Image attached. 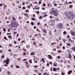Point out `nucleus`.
Returning <instances> with one entry per match:
<instances>
[{"mask_svg": "<svg viewBox=\"0 0 75 75\" xmlns=\"http://www.w3.org/2000/svg\"><path fill=\"white\" fill-rule=\"evenodd\" d=\"M52 13L55 16H57L58 15V12L56 11H54Z\"/></svg>", "mask_w": 75, "mask_h": 75, "instance_id": "nucleus-1", "label": "nucleus"}, {"mask_svg": "<svg viewBox=\"0 0 75 75\" xmlns=\"http://www.w3.org/2000/svg\"><path fill=\"white\" fill-rule=\"evenodd\" d=\"M40 34H41L40 33H39L38 34H36L34 35V36L36 38H38V37H40H40L41 36V35H40Z\"/></svg>", "mask_w": 75, "mask_h": 75, "instance_id": "nucleus-2", "label": "nucleus"}, {"mask_svg": "<svg viewBox=\"0 0 75 75\" xmlns=\"http://www.w3.org/2000/svg\"><path fill=\"white\" fill-rule=\"evenodd\" d=\"M63 24L62 23H59L58 25V27L59 28H63Z\"/></svg>", "mask_w": 75, "mask_h": 75, "instance_id": "nucleus-3", "label": "nucleus"}, {"mask_svg": "<svg viewBox=\"0 0 75 75\" xmlns=\"http://www.w3.org/2000/svg\"><path fill=\"white\" fill-rule=\"evenodd\" d=\"M9 61H10V60H9V59H6V64H7V65H8V63H9Z\"/></svg>", "mask_w": 75, "mask_h": 75, "instance_id": "nucleus-4", "label": "nucleus"}, {"mask_svg": "<svg viewBox=\"0 0 75 75\" xmlns=\"http://www.w3.org/2000/svg\"><path fill=\"white\" fill-rule=\"evenodd\" d=\"M71 34L72 35H73V36H75V32L73 31V32H71Z\"/></svg>", "mask_w": 75, "mask_h": 75, "instance_id": "nucleus-5", "label": "nucleus"}, {"mask_svg": "<svg viewBox=\"0 0 75 75\" xmlns=\"http://www.w3.org/2000/svg\"><path fill=\"white\" fill-rule=\"evenodd\" d=\"M48 57H49V59H52V56H51V55H48Z\"/></svg>", "mask_w": 75, "mask_h": 75, "instance_id": "nucleus-6", "label": "nucleus"}, {"mask_svg": "<svg viewBox=\"0 0 75 75\" xmlns=\"http://www.w3.org/2000/svg\"><path fill=\"white\" fill-rule=\"evenodd\" d=\"M69 55H68V57L69 58H71V53L70 52H69Z\"/></svg>", "mask_w": 75, "mask_h": 75, "instance_id": "nucleus-7", "label": "nucleus"}, {"mask_svg": "<svg viewBox=\"0 0 75 75\" xmlns=\"http://www.w3.org/2000/svg\"><path fill=\"white\" fill-rule=\"evenodd\" d=\"M52 12H50V14H52V13L54 12L53 11H55V10H54V8H52Z\"/></svg>", "mask_w": 75, "mask_h": 75, "instance_id": "nucleus-8", "label": "nucleus"}, {"mask_svg": "<svg viewBox=\"0 0 75 75\" xmlns=\"http://www.w3.org/2000/svg\"><path fill=\"white\" fill-rule=\"evenodd\" d=\"M42 31L43 32V33H47V30H45L44 29H43L42 30Z\"/></svg>", "mask_w": 75, "mask_h": 75, "instance_id": "nucleus-9", "label": "nucleus"}, {"mask_svg": "<svg viewBox=\"0 0 75 75\" xmlns=\"http://www.w3.org/2000/svg\"><path fill=\"white\" fill-rule=\"evenodd\" d=\"M68 15H69L70 16H73V14L71 13V12H70L68 13Z\"/></svg>", "mask_w": 75, "mask_h": 75, "instance_id": "nucleus-10", "label": "nucleus"}, {"mask_svg": "<svg viewBox=\"0 0 75 75\" xmlns=\"http://www.w3.org/2000/svg\"><path fill=\"white\" fill-rule=\"evenodd\" d=\"M71 49L73 51H75V46H74V47H72Z\"/></svg>", "mask_w": 75, "mask_h": 75, "instance_id": "nucleus-11", "label": "nucleus"}, {"mask_svg": "<svg viewBox=\"0 0 75 75\" xmlns=\"http://www.w3.org/2000/svg\"><path fill=\"white\" fill-rule=\"evenodd\" d=\"M72 72V70H70L68 73V74H70Z\"/></svg>", "mask_w": 75, "mask_h": 75, "instance_id": "nucleus-12", "label": "nucleus"}, {"mask_svg": "<svg viewBox=\"0 0 75 75\" xmlns=\"http://www.w3.org/2000/svg\"><path fill=\"white\" fill-rule=\"evenodd\" d=\"M42 61L43 62V63H44V62H45V61H44V59L42 58Z\"/></svg>", "mask_w": 75, "mask_h": 75, "instance_id": "nucleus-13", "label": "nucleus"}, {"mask_svg": "<svg viewBox=\"0 0 75 75\" xmlns=\"http://www.w3.org/2000/svg\"><path fill=\"white\" fill-rule=\"evenodd\" d=\"M53 70L54 71H57V69L55 68H54Z\"/></svg>", "mask_w": 75, "mask_h": 75, "instance_id": "nucleus-14", "label": "nucleus"}, {"mask_svg": "<svg viewBox=\"0 0 75 75\" xmlns=\"http://www.w3.org/2000/svg\"><path fill=\"white\" fill-rule=\"evenodd\" d=\"M36 31H38V33H40V30H39V29H38V28H37Z\"/></svg>", "mask_w": 75, "mask_h": 75, "instance_id": "nucleus-15", "label": "nucleus"}, {"mask_svg": "<svg viewBox=\"0 0 75 75\" xmlns=\"http://www.w3.org/2000/svg\"><path fill=\"white\" fill-rule=\"evenodd\" d=\"M34 52H32L30 54V55H34Z\"/></svg>", "mask_w": 75, "mask_h": 75, "instance_id": "nucleus-16", "label": "nucleus"}, {"mask_svg": "<svg viewBox=\"0 0 75 75\" xmlns=\"http://www.w3.org/2000/svg\"><path fill=\"white\" fill-rule=\"evenodd\" d=\"M29 61L30 64H32V60H29Z\"/></svg>", "mask_w": 75, "mask_h": 75, "instance_id": "nucleus-17", "label": "nucleus"}, {"mask_svg": "<svg viewBox=\"0 0 75 75\" xmlns=\"http://www.w3.org/2000/svg\"><path fill=\"white\" fill-rule=\"evenodd\" d=\"M8 37L9 38H10V39H11V38H12V37H11V35H9L8 36Z\"/></svg>", "mask_w": 75, "mask_h": 75, "instance_id": "nucleus-18", "label": "nucleus"}, {"mask_svg": "<svg viewBox=\"0 0 75 75\" xmlns=\"http://www.w3.org/2000/svg\"><path fill=\"white\" fill-rule=\"evenodd\" d=\"M63 42H64V43H65L66 42H65L66 40L65 39H63Z\"/></svg>", "mask_w": 75, "mask_h": 75, "instance_id": "nucleus-19", "label": "nucleus"}, {"mask_svg": "<svg viewBox=\"0 0 75 75\" xmlns=\"http://www.w3.org/2000/svg\"><path fill=\"white\" fill-rule=\"evenodd\" d=\"M7 74H8V75H10V73L9 71H8L7 72Z\"/></svg>", "mask_w": 75, "mask_h": 75, "instance_id": "nucleus-20", "label": "nucleus"}, {"mask_svg": "<svg viewBox=\"0 0 75 75\" xmlns=\"http://www.w3.org/2000/svg\"><path fill=\"white\" fill-rule=\"evenodd\" d=\"M35 63H37V61L36 60H34Z\"/></svg>", "mask_w": 75, "mask_h": 75, "instance_id": "nucleus-21", "label": "nucleus"}, {"mask_svg": "<svg viewBox=\"0 0 75 75\" xmlns=\"http://www.w3.org/2000/svg\"><path fill=\"white\" fill-rule=\"evenodd\" d=\"M25 63L26 64V65H28V62L27 61L25 62Z\"/></svg>", "mask_w": 75, "mask_h": 75, "instance_id": "nucleus-22", "label": "nucleus"}, {"mask_svg": "<svg viewBox=\"0 0 75 75\" xmlns=\"http://www.w3.org/2000/svg\"><path fill=\"white\" fill-rule=\"evenodd\" d=\"M63 34H66L67 32L66 31H64V32Z\"/></svg>", "mask_w": 75, "mask_h": 75, "instance_id": "nucleus-23", "label": "nucleus"}, {"mask_svg": "<svg viewBox=\"0 0 75 75\" xmlns=\"http://www.w3.org/2000/svg\"><path fill=\"white\" fill-rule=\"evenodd\" d=\"M25 11L26 12H29V10H28V9H27L25 10Z\"/></svg>", "mask_w": 75, "mask_h": 75, "instance_id": "nucleus-24", "label": "nucleus"}, {"mask_svg": "<svg viewBox=\"0 0 75 75\" xmlns=\"http://www.w3.org/2000/svg\"><path fill=\"white\" fill-rule=\"evenodd\" d=\"M60 31H61L60 30H59L58 32V34H61V33L59 32H60Z\"/></svg>", "mask_w": 75, "mask_h": 75, "instance_id": "nucleus-25", "label": "nucleus"}, {"mask_svg": "<svg viewBox=\"0 0 75 75\" xmlns=\"http://www.w3.org/2000/svg\"><path fill=\"white\" fill-rule=\"evenodd\" d=\"M57 64H54V67H57Z\"/></svg>", "mask_w": 75, "mask_h": 75, "instance_id": "nucleus-26", "label": "nucleus"}, {"mask_svg": "<svg viewBox=\"0 0 75 75\" xmlns=\"http://www.w3.org/2000/svg\"><path fill=\"white\" fill-rule=\"evenodd\" d=\"M16 67L18 68H20V67L18 66H16Z\"/></svg>", "mask_w": 75, "mask_h": 75, "instance_id": "nucleus-27", "label": "nucleus"}, {"mask_svg": "<svg viewBox=\"0 0 75 75\" xmlns=\"http://www.w3.org/2000/svg\"><path fill=\"white\" fill-rule=\"evenodd\" d=\"M45 17H47V16H48V15L47 14H45L44 15Z\"/></svg>", "mask_w": 75, "mask_h": 75, "instance_id": "nucleus-28", "label": "nucleus"}, {"mask_svg": "<svg viewBox=\"0 0 75 75\" xmlns=\"http://www.w3.org/2000/svg\"><path fill=\"white\" fill-rule=\"evenodd\" d=\"M49 33H50L49 35H51V31H50L49 32Z\"/></svg>", "mask_w": 75, "mask_h": 75, "instance_id": "nucleus-29", "label": "nucleus"}, {"mask_svg": "<svg viewBox=\"0 0 75 75\" xmlns=\"http://www.w3.org/2000/svg\"><path fill=\"white\" fill-rule=\"evenodd\" d=\"M13 20H16V18H15L14 17H13Z\"/></svg>", "mask_w": 75, "mask_h": 75, "instance_id": "nucleus-30", "label": "nucleus"}, {"mask_svg": "<svg viewBox=\"0 0 75 75\" xmlns=\"http://www.w3.org/2000/svg\"><path fill=\"white\" fill-rule=\"evenodd\" d=\"M23 10H25V7H24L23 8Z\"/></svg>", "mask_w": 75, "mask_h": 75, "instance_id": "nucleus-31", "label": "nucleus"}, {"mask_svg": "<svg viewBox=\"0 0 75 75\" xmlns=\"http://www.w3.org/2000/svg\"><path fill=\"white\" fill-rule=\"evenodd\" d=\"M72 5H71L69 6V8H72Z\"/></svg>", "mask_w": 75, "mask_h": 75, "instance_id": "nucleus-32", "label": "nucleus"}, {"mask_svg": "<svg viewBox=\"0 0 75 75\" xmlns=\"http://www.w3.org/2000/svg\"><path fill=\"white\" fill-rule=\"evenodd\" d=\"M3 31H6V29L5 28H4L3 29Z\"/></svg>", "mask_w": 75, "mask_h": 75, "instance_id": "nucleus-33", "label": "nucleus"}, {"mask_svg": "<svg viewBox=\"0 0 75 75\" xmlns=\"http://www.w3.org/2000/svg\"><path fill=\"white\" fill-rule=\"evenodd\" d=\"M17 33V32H14L13 33L15 34H16Z\"/></svg>", "mask_w": 75, "mask_h": 75, "instance_id": "nucleus-34", "label": "nucleus"}, {"mask_svg": "<svg viewBox=\"0 0 75 75\" xmlns=\"http://www.w3.org/2000/svg\"><path fill=\"white\" fill-rule=\"evenodd\" d=\"M32 20H33V21L35 20V18H32Z\"/></svg>", "mask_w": 75, "mask_h": 75, "instance_id": "nucleus-35", "label": "nucleus"}, {"mask_svg": "<svg viewBox=\"0 0 75 75\" xmlns=\"http://www.w3.org/2000/svg\"><path fill=\"white\" fill-rule=\"evenodd\" d=\"M41 18H42V16H40L39 17V19H41Z\"/></svg>", "mask_w": 75, "mask_h": 75, "instance_id": "nucleus-36", "label": "nucleus"}, {"mask_svg": "<svg viewBox=\"0 0 75 75\" xmlns=\"http://www.w3.org/2000/svg\"><path fill=\"white\" fill-rule=\"evenodd\" d=\"M4 55H3L2 56V58H4Z\"/></svg>", "mask_w": 75, "mask_h": 75, "instance_id": "nucleus-37", "label": "nucleus"}, {"mask_svg": "<svg viewBox=\"0 0 75 75\" xmlns=\"http://www.w3.org/2000/svg\"><path fill=\"white\" fill-rule=\"evenodd\" d=\"M31 24H32V25H34V23L33 22H31Z\"/></svg>", "mask_w": 75, "mask_h": 75, "instance_id": "nucleus-38", "label": "nucleus"}, {"mask_svg": "<svg viewBox=\"0 0 75 75\" xmlns=\"http://www.w3.org/2000/svg\"><path fill=\"white\" fill-rule=\"evenodd\" d=\"M58 52H59V53H60L61 52V50H58Z\"/></svg>", "mask_w": 75, "mask_h": 75, "instance_id": "nucleus-39", "label": "nucleus"}, {"mask_svg": "<svg viewBox=\"0 0 75 75\" xmlns=\"http://www.w3.org/2000/svg\"><path fill=\"white\" fill-rule=\"evenodd\" d=\"M25 15H26V16H27V17L28 18V14H27L26 13L25 14Z\"/></svg>", "mask_w": 75, "mask_h": 75, "instance_id": "nucleus-40", "label": "nucleus"}, {"mask_svg": "<svg viewBox=\"0 0 75 75\" xmlns=\"http://www.w3.org/2000/svg\"><path fill=\"white\" fill-rule=\"evenodd\" d=\"M6 63V59L4 60V63Z\"/></svg>", "mask_w": 75, "mask_h": 75, "instance_id": "nucleus-41", "label": "nucleus"}, {"mask_svg": "<svg viewBox=\"0 0 75 75\" xmlns=\"http://www.w3.org/2000/svg\"><path fill=\"white\" fill-rule=\"evenodd\" d=\"M62 43H60V45H59V46H60V47H61L62 46Z\"/></svg>", "mask_w": 75, "mask_h": 75, "instance_id": "nucleus-42", "label": "nucleus"}, {"mask_svg": "<svg viewBox=\"0 0 75 75\" xmlns=\"http://www.w3.org/2000/svg\"><path fill=\"white\" fill-rule=\"evenodd\" d=\"M39 45L40 46H42V44H39Z\"/></svg>", "mask_w": 75, "mask_h": 75, "instance_id": "nucleus-43", "label": "nucleus"}, {"mask_svg": "<svg viewBox=\"0 0 75 75\" xmlns=\"http://www.w3.org/2000/svg\"><path fill=\"white\" fill-rule=\"evenodd\" d=\"M67 45L68 46H70L71 45L69 43H67Z\"/></svg>", "mask_w": 75, "mask_h": 75, "instance_id": "nucleus-44", "label": "nucleus"}, {"mask_svg": "<svg viewBox=\"0 0 75 75\" xmlns=\"http://www.w3.org/2000/svg\"><path fill=\"white\" fill-rule=\"evenodd\" d=\"M62 75H65V74L64 72H62Z\"/></svg>", "mask_w": 75, "mask_h": 75, "instance_id": "nucleus-45", "label": "nucleus"}, {"mask_svg": "<svg viewBox=\"0 0 75 75\" xmlns=\"http://www.w3.org/2000/svg\"><path fill=\"white\" fill-rule=\"evenodd\" d=\"M49 63H47V66L48 67H49Z\"/></svg>", "mask_w": 75, "mask_h": 75, "instance_id": "nucleus-46", "label": "nucleus"}, {"mask_svg": "<svg viewBox=\"0 0 75 75\" xmlns=\"http://www.w3.org/2000/svg\"><path fill=\"white\" fill-rule=\"evenodd\" d=\"M4 39H5V40H7V38H6V37H4Z\"/></svg>", "mask_w": 75, "mask_h": 75, "instance_id": "nucleus-47", "label": "nucleus"}, {"mask_svg": "<svg viewBox=\"0 0 75 75\" xmlns=\"http://www.w3.org/2000/svg\"><path fill=\"white\" fill-rule=\"evenodd\" d=\"M52 62H49V64H50V65H51L52 64Z\"/></svg>", "mask_w": 75, "mask_h": 75, "instance_id": "nucleus-48", "label": "nucleus"}, {"mask_svg": "<svg viewBox=\"0 0 75 75\" xmlns=\"http://www.w3.org/2000/svg\"><path fill=\"white\" fill-rule=\"evenodd\" d=\"M16 26H18V23H16Z\"/></svg>", "mask_w": 75, "mask_h": 75, "instance_id": "nucleus-49", "label": "nucleus"}, {"mask_svg": "<svg viewBox=\"0 0 75 75\" xmlns=\"http://www.w3.org/2000/svg\"><path fill=\"white\" fill-rule=\"evenodd\" d=\"M50 71H52V67H51V69H50Z\"/></svg>", "mask_w": 75, "mask_h": 75, "instance_id": "nucleus-50", "label": "nucleus"}, {"mask_svg": "<svg viewBox=\"0 0 75 75\" xmlns=\"http://www.w3.org/2000/svg\"><path fill=\"white\" fill-rule=\"evenodd\" d=\"M46 74H47V72H45L44 74H43V75H46Z\"/></svg>", "mask_w": 75, "mask_h": 75, "instance_id": "nucleus-51", "label": "nucleus"}, {"mask_svg": "<svg viewBox=\"0 0 75 75\" xmlns=\"http://www.w3.org/2000/svg\"><path fill=\"white\" fill-rule=\"evenodd\" d=\"M7 35H10V34H11V33H7Z\"/></svg>", "mask_w": 75, "mask_h": 75, "instance_id": "nucleus-52", "label": "nucleus"}, {"mask_svg": "<svg viewBox=\"0 0 75 75\" xmlns=\"http://www.w3.org/2000/svg\"><path fill=\"white\" fill-rule=\"evenodd\" d=\"M54 6H57V4H54Z\"/></svg>", "mask_w": 75, "mask_h": 75, "instance_id": "nucleus-53", "label": "nucleus"}, {"mask_svg": "<svg viewBox=\"0 0 75 75\" xmlns=\"http://www.w3.org/2000/svg\"><path fill=\"white\" fill-rule=\"evenodd\" d=\"M20 40H21V39H20V38H19L18 39V41H20Z\"/></svg>", "mask_w": 75, "mask_h": 75, "instance_id": "nucleus-54", "label": "nucleus"}, {"mask_svg": "<svg viewBox=\"0 0 75 75\" xmlns=\"http://www.w3.org/2000/svg\"><path fill=\"white\" fill-rule=\"evenodd\" d=\"M33 17H35V14H33Z\"/></svg>", "mask_w": 75, "mask_h": 75, "instance_id": "nucleus-55", "label": "nucleus"}, {"mask_svg": "<svg viewBox=\"0 0 75 75\" xmlns=\"http://www.w3.org/2000/svg\"><path fill=\"white\" fill-rule=\"evenodd\" d=\"M41 4V1H39V4Z\"/></svg>", "mask_w": 75, "mask_h": 75, "instance_id": "nucleus-56", "label": "nucleus"}, {"mask_svg": "<svg viewBox=\"0 0 75 75\" xmlns=\"http://www.w3.org/2000/svg\"><path fill=\"white\" fill-rule=\"evenodd\" d=\"M43 6H45V4H43Z\"/></svg>", "mask_w": 75, "mask_h": 75, "instance_id": "nucleus-57", "label": "nucleus"}, {"mask_svg": "<svg viewBox=\"0 0 75 75\" xmlns=\"http://www.w3.org/2000/svg\"><path fill=\"white\" fill-rule=\"evenodd\" d=\"M60 56H58V59H59V58H60Z\"/></svg>", "mask_w": 75, "mask_h": 75, "instance_id": "nucleus-58", "label": "nucleus"}, {"mask_svg": "<svg viewBox=\"0 0 75 75\" xmlns=\"http://www.w3.org/2000/svg\"><path fill=\"white\" fill-rule=\"evenodd\" d=\"M67 62H69V63H71V62H70V61H69V60H68Z\"/></svg>", "mask_w": 75, "mask_h": 75, "instance_id": "nucleus-59", "label": "nucleus"}, {"mask_svg": "<svg viewBox=\"0 0 75 75\" xmlns=\"http://www.w3.org/2000/svg\"><path fill=\"white\" fill-rule=\"evenodd\" d=\"M38 75H41V73H38Z\"/></svg>", "mask_w": 75, "mask_h": 75, "instance_id": "nucleus-60", "label": "nucleus"}, {"mask_svg": "<svg viewBox=\"0 0 75 75\" xmlns=\"http://www.w3.org/2000/svg\"><path fill=\"white\" fill-rule=\"evenodd\" d=\"M34 67L35 68H37V67H38L37 66H34Z\"/></svg>", "mask_w": 75, "mask_h": 75, "instance_id": "nucleus-61", "label": "nucleus"}, {"mask_svg": "<svg viewBox=\"0 0 75 75\" xmlns=\"http://www.w3.org/2000/svg\"><path fill=\"white\" fill-rule=\"evenodd\" d=\"M38 72V70H36L35 71V72H36V73H37Z\"/></svg>", "mask_w": 75, "mask_h": 75, "instance_id": "nucleus-62", "label": "nucleus"}, {"mask_svg": "<svg viewBox=\"0 0 75 75\" xmlns=\"http://www.w3.org/2000/svg\"><path fill=\"white\" fill-rule=\"evenodd\" d=\"M26 67H27V68H28V67H29V65H26Z\"/></svg>", "mask_w": 75, "mask_h": 75, "instance_id": "nucleus-63", "label": "nucleus"}, {"mask_svg": "<svg viewBox=\"0 0 75 75\" xmlns=\"http://www.w3.org/2000/svg\"><path fill=\"white\" fill-rule=\"evenodd\" d=\"M37 14H39V11H37Z\"/></svg>", "mask_w": 75, "mask_h": 75, "instance_id": "nucleus-64", "label": "nucleus"}]
</instances>
